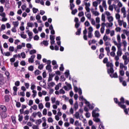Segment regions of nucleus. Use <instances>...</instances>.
Returning a JSON list of instances; mask_svg holds the SVG:
<instances>
[{"mask_svg":"<svg viewBox=\"0 0 129 129\" xmlns=\"http://www.w3.org/2000/svg\"><path fill=\"white\" fill-rule=\"evenodd\" d=\"M107 61H108V59L105 57L104 58L103 62L104 63H107L106 66L107 68V72L108 74L110 75L111 78H117L118 77L117 76V73H115L113 74V72H114V70H113V64L111 63L107 62Z\"/></svg>","mask_w":129,"mask_h":129,"instance_id":"f257e3e1","label":"nucleus"},{"mask_svg":"<svg viewBox=\"0 0 129 129\" xmlns=\"http://www.w3.org/2000/svg\"><path fill=\"white\" fill-rule=\"evenodd\" d=\"M114 101L116 104H117L120 108L123 109L124 112L125 114H128V110L126 108V105H124V103L125 102V100H124V98L123 97H121L120 99V102L118 101V100L116 98H114Z\"/></svg>","mask_w":129,"mask_h":129,"instance_id":"f03ea898","label":"nucleus"},{"mask_svg":"<svg viewBox=\"0 0 129 129\" xmlns=\"http://www.w3.org/2000/svg\"><path fill=\"white\" fill-rule=\"evenodd\" d=\"M126 65L127 64H124V63L122 62H120L119 63V74L120 76H124V71H126V70H127V67Z\"/></svg>","mask_w":129,"mask_h":129,"instance_id":"7ed1b4c3","label":"nucleus"},{"mask_svg":"<svg viewBox=\"0 0 129 129\" xmlns=\"http://www.w3.org/2000/svg\"><path fill=\"white\" fill-rule=\"evenodd\" d=\"M4 11H5V9L4 8V7L1 6L0 7V17H1L2 18L1 19V21L2 22H7L8 21V18L6 17V13L4 12Z\"/></svg>","mask_w":129,"mask_h":129,"instance_id":"20e7f679","label":"nucleus"},{"mask_svg":"<svg viewBox=\"0 0 129 129\" xmlns=\"http://www.w3.org/2000/svg\"><path fill=\"white\" fill-rule=\"evenodd\" d=\"M122 51H123V50L121 48V46L117 48L116 55L114 58V60L116 61H118V60H119V57H121L122 55Z\"/></svg>","mask_w":129,"mask_h":129,"instance_id":"39448f33","label":"nucleus"},{"mask_svg":"<svg viewBox=\"0 0 129 129\" xmlns=\"http://www.w3.org/2000/svg\"><path fill=\"white\" fill-rule=\"evenodd\" d=\"M122 59L123 61H124V64L127 65L129 62V53L128 52H126L124 53V55L122 56Z\"/></svg>","mask_w":129,"mask_h":129,"instance_id":"423d86ee","label":"nucleus"},{"mask_svg":"<svg viewBox=\"0 0 129 129\" xmlns=\"http://www.w3.org/2000/svg\"><path fill=\"white\" fill-rule=\"evenodd\" d=\"M99 109L98 108H96L95 109L93 110L92 114L93 117H98L99 116V113L97 112H99Z\"/></svg>","mask_w":129,"mask_h":129,"instance_id":"0eeeda50","label":"nucleus"},{"mask_svg":"<svg viewBox=\"0 0 129 129\" xmlns=\"http://www.w3.org/2000/svg\"><path fill=\"white\" fill-rule=\"evenodd\" d=\"M88 37L90 39H91V38H92L93 36V34H92V32H93V28L92 27V26H90L88 28Z\"/></svg>","mask_w":129,"mask_h":129,"instance_id":"6e6552de","label":"nucleus"},{"mask_svg":"<svg viewBox=\"0 0 129 129\" xmlns=\"http://www.w3.org/2000/svg\"><path fill=\"white\" fill-rule=\"evenodd\" d=\"M117 23L119 27H122L123 26V28H126V26H127V24H126V22H124L123 20L120 19V20H118L117 21Z\"/></svg>","mask_w":129,"mask_h":129,"instance_id":"1a4fd4ad","label":"nucleus"},{"mask_svg":"<svg viewBox=\"0 0 129 129\" xmlns=\"http://www.w3.org/2000/svg\"><path fill=\"white\" fill-rule=\"evenodd\" d=\"M100 4H101V0H97L93 2L92 6L95 8V11H97V7Z\"/></svg>","mask_w":129,"mask_h":129,"instance_id":"9d476101","label":"nucleus"},{"mask_svg":"<svg viewBox=\"0 0 129 129\" xmlns=\"http://www.w3.org/2000/svg\"><path fill=\"white\" fill-rule=\"evenodd\" d=\"M74 116L77 119H80V120H82V119H83V115H81L79 113V112H76L75 114H74Z\"/></svg>","mask_w":129,"mask_h":129,"instance_id":"9b49d317","label":"nucleus"},{"mask_svg":"<svg viewBox=\"0 0 129 129\" xmlns=\"http://www.w3.org/2000/svg\"><path fill=\"white\" fill-rule=\"evenodd\" d=\"M66 86H63V89H64V90L66 91H69V90H71V89H72V86H71V84L66 82Z\"/></svg>","mask_w":129,"mask_h":129,"instance_id":"f8f14e48","label":"nucleus"},{"mask_svg":"<svg viewBox=\"0 0 129 129\" xmlns=\"http://www.w3.org/2000/svg\"><path fill=\"white\" fill-rule=\"evenodd\" d=\"M84 5L85 6V9L86 11L89 12L90 11V3L84 2Z\"/></svg>","mask_w":129,"mask_h":129,"instance_id":"ddd939ff","label":"nucleus"},{"mask_svg":"<svg viewBox=\"0 0 129 129\" xmlns=\"http://www.w3.org/2000/svg\"><path fill=\"white\" fill-rule=\"evenodd\" d=\"M85 104H86V105L89 107L90 109H92L93 108H94V107L95 106V105L94 104H90L89 102L87 101V100H85Z\"/></svg>","mask_w":129,"mask_h":129,"instance_id":"4468645a","label":"nucleus"},{"mask_svg":"<svg viewBox=\"0 0 129 129\" xmlns=\"http://www.w3.org/2000/svg\"><path fill=\"white\" fill-rule=\"evenodd\" d=\"M122 43L123 45V51L125 52L126 51V46H127V42H126V40H122Z\"/></svg>","mask_w":129,"mask_h":129,"instance_id":"2eb2a0df","label":"nucleus"},{"mask_svg":"<svg viewBox=\"0 0 129 129\" xmlns=\"http://www.w3.org/2000/svg\"><path fill=\"white\" fill-rule=\"evenodd\" d=\"M54 103H55V104H53L52 105V108H53V109H57V108H58V106L60 105V101L56 100L55 101Z\"/></svg>","mask_w":129,"mask_h":129,"instance_id":"dca6fc26","label":"nucleus"},{"mask_svg":"<svg viewBox=\"0 0 129 129\" xmlns=\"http://www.w3.org/2000/svg\"><path fill=\"white\" fill-rule=\"evenodd\" d=\"M85 15L87 18L88 20H90L91 18V13H90V10H89V11H86V12H85Z\"/></svg>","mask_w":129,"mask_h":129,"instance_id":"f3484780","label":"nucleus"},{"mask_svg":"<svg viewBox=\"0 0 129 129\" xmlns=\"http://www.w3.org/2000/svg\"><path fill=\"white\" fill-rule=\"evenodd\" d=\"M121 14H123V18H126V10L125 7H122L121 9Z\"/></svg>","mask_w":129,"mask_h":129,"instance_id":"a211bd4d","label":"nucleus"},{"mask_svg":"<svg viewBox=\"0 0 129 129\" xmlns=\"http://www.w3.org/2000/svg\"><path fill=\"white\" fill-rule=\"evenodd\" d=\"M83 38L85 41H87V29L86 28L83 31Z\"/></svg>","mask_w":129,"mask_h":129,"instance_id":"6ab92c4d","label":"nucleus"},{"mask_svg":"<svg viewBox=\"0 0 129 129\" xmlns=\"http://www.w3.org/2000/svg\"><path fill=\"white\" fill-rule=\"evenodd\" d=\"M105 27L104 26V23L101 24V27L100 28L101 34H104V31H105Z\"/></svg>","mask_w":129,"mask_h":129,"instance_id":"aec40b11","label":"nucleus"},{"mask_svg":"<svg viewBox=\"0 0 129 129\" xmlns=\"http://www.w3.org/2000/svg\"><path fill=\"white\" fill-rule=\"evenodd\" d=\"M103 40L104 41V42H107V41H110L111 39L106 34H104L103 37Z\"/></svg>","mask_w":129,"mask_h":129,"instance_id":"412c9836","label":"nucleus"},{"mask_svg":"<svg viewBox=\"0 0 129 129\" xmlns=\"http://www.w3.org/2000/svg\"><path fill=\"white\" fill-rule=\"evenodd\" d=\"M35 57H36V55H32L30 58L28 59L29 63H34V59H35Z\"/></svg>","mask_w":129,"mask_h":129,"instance_id":"4be33fe9","label":"nucleus"},{"mask_svg":"<svg viewBox=\"0 0 129 129\" xmlns=\"http://www.w3.org/2000/svg\"><path fill=\"white\" fill-rule=\"evenodd\" d=\"M54 76H55V74H53V73H49L48 82L52 81L53 80V77H54Z\"/></svg>","mask_w":129,"mask_h":129,"instance_id":"5701e85b","label":"nucleus"},{"mask_svg":"<svg viewBox=\"0 0 129 129\" xmlns=\"http://www.w3.org/2000/svg\"><path fill=\"white\" fill-rule=\"evenodd\" d=\"M102 7L104 8L105 11L107 10V5H106V1L105 0L102 1Z\"/></svg>","mask_w":129,"mask_h":129,"instance_id":"b1692460","label":"nucleus"},{"mask_svg":"<svg viewBox=\"0 0 129 129\" xmlns=\"http://www.w3.org/2000/svg\"><path fill=\"white\" fill-rule=\"evenodd\" d=\"M112 26H113V23H112V22L104 23V27H106V28H111Z\"/></svg>","mask_w":129,"mask_h":129,"instance_id":"393cba45","label":"nucleus"},{"mask_svg":"<svg viewBox=\"0 0 129 129\" xmlns=\"http://www.w3.org/2000/svg\"><path fill=\"white\" fill-rule=\"evenodd\" d=\"M0 110H2V112H7V107L4 105H1Z\"/></svg>","mask_w":129,"mask_h":129,"instance_id":"a878e982","label":"nucleus"},{"mask_svg":"<svg viewBox=\"0 0 129 129\" xmlns=\"http://www.w3.org/2000/svg\"><path fill=\"white\" fill-rule=\"evenodd\" d=\"M113 6H114L115 11L118 13H120V8H119L117 6L115 5V4H113Z\"/></svg>","mask_w":129,"mask_h":129,"instance_id":"bb28decb","label":"nucleus"},{"mask_svg":"<svg viewBox=\"0 0 129 129\" xmlns=\"http://www.w3.org/2000/svg\"><path fill=\"white\" fill-rule=\"evenodd\" d=\"M64 75L67 78L69 77L70 80H71V78L70 77V73L69 70H67L66 72L64 73Z\"/></svg>","mask_w":129,"mask_h":129,"instance_id":"cd10ccee","label":"nucleus"},{"mask_svg":"<svg viewBox=\"0 0 129 129\" xmlns=\"http://www.w3.org/2000/svg\"><path fill=\"white\" fill-rule=\"evenodd\" d=\"M94 35H95L96 38H100V37L101 36V35H100V33L99 32V31L98 30H96L95 32Z\"/></svg>","mask_w":129,"mask_h":129,"instance_id":"c85d7f7f","label":"nucleus"},{"mask_svg":"<svg viewBox=\"0 0 129 129\" xmlns=\"http://www.w3.org/2000/svg\"><path fill=\"white\" fill-rule=\"evenodd\" d=\"M51 67V64H47L46 67V70H47L49 73H51V72H52V69Z\"/></svg>","mask_w":129,"mask_h":129,"instance_id":"c756f323","label":"nucleus"},{"mask_svg":"<svg viewBox=\"0 0 129 129\" xmlns=\"http://www.w3.org/2000/svg\"><path fill=\"white\" fill-rule=\"evenodd\" d=\"M37 109H38V106L36 104L31 106L30 109V110H37Z\"/></svg>","mask_w":129,"mask_h":129,"instance_id":"7c9ffc66","label":"nucleus"},{"mask_svg":"<svg viewBox=\"0 0 129 129\" xmlns=\"http://www.w3.org/2000/svg\"><path fill=\"white\" fill-rule=\"evenodd\" d=\"M74 125L76 127L81 126V123L79 122V121L77 120L75 121Z\"/></svg>","mask_w":129,"mask_h":129,"instance_id":"2f4dec72","label":"nucleus"},{"mask_svg":"<svg viewBox=\"0 0 129 129\" xmlns=\"http://www.w3.org/2000/svg\"><path fill=\"white\" fill-rule=\"evenodd\" d=\"M98 117H94L93 120L95 121V122H99V123H100V122H101L100 119Z\"/></svg>","mask_w":129,"mask_h":129,"instance_id":"473e14b6","label":"nucleus"},{"mask_svg":"<svg viewBox=\"0 0 129 129\" xmlns=\"http://www.w3.org/2000/svg\"><path fill=\"white\" fill-rule=\"evenodd\" d=\"M61 40V38L60 36H58L56 38V40L57 41V44L58 46H60L61 45V41H60Z\"/></svg>","mask_w":129,"mask_h":129,"instance_id":"72a5a7b5","label":"nucleus"},{"mask_svg":"<svg viewBox=\"0 0 129 129\" xmlns=\"http://www.w3.org/2000/svg\"><path fill=\"white\" fill-rule=\"evenodd\" d=\"M13 89L14 90V95H17V92H18V87H17L16 86H14Z\"/></svg>","mask_w":129,"mask_h":129,"instance_id":"f704fd0d","label":"nucleus"},{"mask_svg":"<svg viewBox=\"0 0 129 129\" xmlns=\"http://www.w3.org/2000/svg\"><path fill=\"white\" fill-rule=\"evenodd\" d=\"M6 112H1V116H2V118H6L7 117V115Z\"/></svg>","mask_w":129,"mask_h":129,"instance_id":"c9c22d12","label":"nucleus"},{"mask_svg":"<svg viewBox=\"0 0 129 129\" xmlns=\"http://www.w3.org/2000/svg\"><path fill=\"white\" fill-rule=\"evenodd\" d=\"M107 19L109 23H112L113 22V17L112 16L107 17Z\"/></svg>","mask_w":129,"mask_h":129,"instance_id":"e433bc0d","label":"nucleus"},{"mask_svg":"<svg viewBox=\"0 0 129 129\" xmlns=\"http://www.w3.org/2000/svg\"><path fill=\"white\" fill-rule=\"evenodd\" d=\"M12 24L14 27H15L16 28H18V27H19V23L18 21L13 22Z\"/></svg>","mask_w":129,"mask_h":129,"instance_id":"4c0bfd02","label":"nucleus"},{"mask_svg":"<svg viewBox=\"0 0 129 129\" xmlns=\"http://www.w3.org/2000/svg\"><path fill=\"white\" fill-rule=\"evenodd\" d=\"M41 123H42V119H37L35 121V124L38 126L40 125Z\"/></svg>","mask_w":129,"mask_h":129,"instance_id":"58836bf2","label":"nucleus"},{"mask_svg":"<svg viewBox=\"0 0 129 129\" xmlns=\"http://www.w3.org/2000/svg\"><path fill=\"white\" fill-rule=\"evenodd\" d=\"M31 90H32V91H33V90H35V89H36V85H35V84H34L33 83H32L31 84Z\"/></svg>","mask_w":129,"mask_h":129,"instance_id":"ea45409f","label":"nucleus"},{"mask_svg":"<svg viewBox=\"0 0 129 129\" xmlns=\"http://www.w3.org/2000/svg\"><path fill=\"white\" fill-rule=\"evenodd\" d=\"M114 44L116 46L117 48H119L120 47H121V43H117L116 41H114Z\"/></svg>","mask_w":129,"mask_h":129,"instance_id":"a19ab883","label":"nucleus"},{"mask_svg":"<svg viewBox=\"0 0 129 129\" xmlns=\"http://www.w3.org/2000/svg\"><path fill=\"white\" fill-rule=\"evenodd\" d=\"M42 45H44V46H45L47 47L48 45H49V42H48V41L47 40H44L43 42H41Z\"/></svg>","mask_w":129,"mask_h":129,"instance_id":"79ce46f5","label":"nucleus"},{"mask_svg":"<svg viewBox=\"0 0 129 129\" xmlns=\"http://www.w3.org/2000/svg\"><path fill=\"white\" fill-rule=\"evenodd\" d=\"M115 19L117 20V22L120 20V15H119L118 13H116L115 14Z\"/></svg>","mask_w":129,"mask_h":129,"instance_id":"37998d69","label":"nucleus"},{"mask_svg":"<svg viewBox=\"0 0 129 129\" xmlns=\"http://www.w3.org/2000/svg\"><path fill=\"white\" fill-rule=\"evenodd\" d=\"M92 13L93 15L95 16V17H98V16L100 15L99 12L97 11H92Z\"/></svg>","mask_w":129,"mask_h":129,"instance_id":"c03bdc74","label":"nucleus"},{"mask_svg":"<svg viewBox=\"0 0 129 129\" xmlns=\"http://www.w3.org/2000/svg\"><path fill=\"white\" fill-rule=\"evenodd\" d=\"M61 86H62V84L59 83V84H58L57 85L55 86V90H59V88H60V87H61Z\"/></svg>","mask_w":129,"mask_h":129,"instance_id":"a18cd8bd","label":"nucleus"},{"mask_svg":"<svg viewBox=\"0 0 129 129\" xmlns=\"http://www.w3.org/2000/svg\"><path fill=\"white\" fill-rule=\"evenodd\" d=\"M4 30H6V25L2 24L0 28V32H3Z\"/></svg>","mask_w":129,"mask_h":129,"instance_id":"49530a36","label":"nucleus"},{"mask_svg":"<svg viewBox=\"0 0 129 129\" xmlns=\"http://www.w3.org/2000/svg\"><path fill=\"white\" fill-rule=\"evenodd\" d=\"M5 99L6 102H9L10 101V96L6 95L5 96Z\"/></svg>","mask_w":129,"mask_h":129,"instance_id":"de8ad7c7","label":"nucleus"},{"mask_svg":"<svg viewBox=\"0 0 129 129\" xmlns=\"http://www.w3.org/2000/svg\"><path fill=\"white\" fill-rule=\"evenodd\" d=\"M104 45L106 47H111V44L108 41H105Z\"/></svg>","mask_w":129,"mask_h":129,"instance_id":"09e8293b","label":"nucleus"},{"mask_svg":"<svg viewBox=\"0 0 129 129\" xmlns=\"http://www.w3.org/2000/svg\"><path fill=\"white\" fill-rule=\"evenodd\" d=\"M48 86L49 87H53V86H55V83H54V82H50L48 83Z\"/></svg>","mask_w":129,"mask_h":129,"instance_id":"8fccbe9b","label":"nucleus"},{"mask_svg":"<svg viewBox=\"0 0 129 129\" xmlns=\"http://www.w3.org/2000/svg\"><path fill=\"white\" fill-rule=\"evenodd\" d=\"M32 93H33V94L32 95V96L33 98H35V97H36V96H37V91H36V90L32 91Z\"/></svg>","mask_w":129,"mask_h":129,"instance_id":"3c124183","label":"nucleus"},{"mask_svg":"<svg viewBox=\"0 0 129 129\" xmlns=\"http://www.w3.org/2000/svg\"><path fill=\"white\" fill-rule=\"evenodd\" d=\"M50 100L51 101V103L52 104H54V103H55V102L56 101V97H52L51 98H50Z\"/></svg>","mask_w":129,"mask_h":129,"instance_id":"603ef678","label":"nucleus"},{"mask_svg":"<svg viewBox=\"0 0 129 129\" xmlns=\"http://www.w3.org/2000/svg\"><path fill=\"white\" fill-rule=\"evenodd\" d=\"M34 74L36 76H38V75H40V74H41V71H40L39 70H36L35 72H34Z\"/></svg>","mask_w":129,"mask_h":129,"instance_id":"864d4df0","label":"nucleus"},{"mask_svg":"<svg viewBox=\"0 0 129 129\" xmlns=\"http://www.w3.org/2000/svg\"><path fill=\"white\" fill-rule=\"evenodd\" d=\"M89 21H90L91 24L93 26H95V21L94 20V19L93 18H91L90 19H89Z\"/></svg>","mask_w":129,"mask_h":129,"instance_id":"5fc2aeb1","label":"nucleus"},{"mask_svg":"<svg viewBox=\"0 0 129 129\" xmlns=\"http://www.w3.org/2000/svg\"><path fill=\"white\" fill-rule=\"evenodd\" d=\"M42 126H43V127H44L43 129H47V128H48V125H47V123L46 122H43L42 123Z\"/></svg>","mask_w":129,"mask_h":129,"instance_id":"6e6d98bb","label":"nucleus"},{"mask_svg":"<svg viewBox=\"0 0 129 129\" xmlns=\"http://www.w3.org/2000/svg\"><path fill=\"white\" fill-rule=\"evenodd\" d=\"M101 21L105 23V15L104 14H102L101 15Z\"/></svg>","mask_w":129,"mask_h":129,"instance_id":"4d7b16f0","label":"nucleus"},{"mask_svg":"<svg viewBox=\"0 0 129 129\" xmlns=\"http://www.w3.org/2000/svg\"><path fill=\"white\" fill-rule=\"evenodd\" d=\"M117 41L118 43H120L121 42V39L120 38V35H117Z\"/></svg>","mask_w":129,"mask_h":129,"instance_id":"13d9d810","label":"nucleus"},{"mask_svg":"<svg viewBox=\"0 0 129 129\" xmlns=\"http://www.w3.org/2000/svg\"><path fill=\"white\" fill-rule=\"evenodd\" d=\"M123 32L127 36V37H129V31L124 29L123 30Z\"/></svg>","mask_w":129,"mask_h":129,"instance_id":"bf43d9fd","label":"nucleus"},{"mask_svg":"<svg viewBox=\"0 0 129 129\" xmlns=\"http://www.w3.org/2000/svg\"><path fill=\"white\" fill-rule=\"evenodd\" d=\"M38 108L39 109H43V108H44V105H43V103H40L38 104Z\"/></svg>","mask_w":129,"mask_h":129,"instance_id":"052dcab7","label":"nucleus"},{"mask_svg":"<svg viewBox=\"0 0 129 129\" xmlns=\"http://www.w3.org/2000/svg\"><path fill=\"white\" fill-rule=\"evenodd\" d=\"M27 33L29 38H33V32L28 31Z\"/></svg>","mask_w":129,"mask_h":129,"instance_id":"680f3d73","label":"nucleus"},{"mask_svg":"<svg viewBox=\"0 0 129 129\" xmlns=\"http://www.w3.org/2000/svg\"><path fill=\"white\" fill-rule=\"evenodd\" d=\"M45 107H46V108H50V107H51V103L49 102H47L45 103Z\"/></svg>","mask_w":129,"mask_h":129,"instance_id":"e2e57ef3","label":"nucleus"},{"mask_svg":"<svg viewBox=\"0 0 129 129\" xmlns=\"http://www.w3.org/2000/svg\"><path fill=\"white\" fill-rule=\"evenodd\" d=\"M99 128L100 129H104V126L103 125L102 122H100V123H99Z\"/></svg>","mask_w":129,"mask_h":129,"instance_id":"0e129e2a","label":"nucleus"},{"mask_svg":"<svg viewBox=\"0 0 129 129\" xmlns=\"http://www.w3.org/2000/svg\"><path fill=\"white\" fill-rule=\"evenodd\" d=\"M74 107L75 109H76V110L78 109L79 106H78V102H77V101H76L75 104L74 105Z\"/></svg>","mask_w":129,"mask_h":129,"instance_id":"69168bd1","label":"nucleus"},{"mask_svg":"<svg viewBox=\"0 0 129 129\" xmlns=\"http://www.w3.org/2000/svg\"><path fill=\"white\" fill-rule=\"evenodd\" d=\"M47 121L49 123H52L54 121V120L53 119V118H52L51 117H49L47 119Z\"/></svg>","mask_w":129,"mask_h":129,"instance_id":"338daca9","label":"nucleus"},{"mask_svg":"<svg viewBox=\"0 0 129 129\" xmlns=\"http://www.w3.org/2000/svg\"><path fill=\"white\" fill-rule=\"evenodd\" d=\"M33 129H39V125L37 124H33L32 126Z\"/></svg>","mask_w":129,"mask_h":129,"instance_id":"774afa93","label":"nucleus"}]
</instances>
